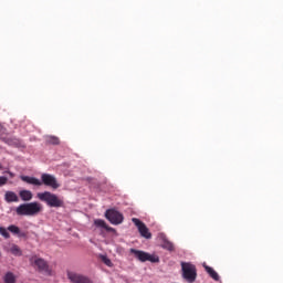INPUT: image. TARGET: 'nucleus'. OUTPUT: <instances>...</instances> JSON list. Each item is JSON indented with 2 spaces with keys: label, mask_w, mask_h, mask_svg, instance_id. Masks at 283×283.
Masks as SVG:
<instances>
[{
  "label": "nucleus",
  "mask_w": 283,
  "mask_h": 283,
  "mask_svg": "<svg viewBox=\"0 0 283 283\" xmlns=\"http://www.w3.org/2000/svg\"><path fill=\"white\" fill-rule=\"evenodd\" d=\"M20 178L22 182H27V185H33L34 187H42V185L45 187H51V189H59V187H61V184H59L56 177L50 174H42L41 180L30 176H21Z\"/></svg>",
  "instance_id": "1"
},
{
  "label": "nucleus",
  "mask_w": 283,
  "mask_h": 283,
  "mask_svg": "<svg viewBox=\"0 0 283 283\" xmlns=\"http://www.w3.org/2000/svg\"><path fill=\"white\" fill-rule=\"evenodd\" d=\"M43 211V206L38 201L22 203L15 208L17 216H27L29 218H34Z\"/></svg>",
  "instance_id": "2"
},
{
  "label": "nucleus",
  "mask_w": 283,
  "mask_h": 283,
  "mask_svg": "<svg viewBox=\"0 0 283 283\" xmlns=\"http://www.w3.org/2000/svg\"><path fill=\"white\" fill-rule=\"evenodd\" d=\"M36 198L40 199L41 202H45L48 207L54 209H60V207H63V205H65L63 199L59 198V196L50 191L38 192Z\"/></svg>",
  "instance_id": "3"
},
{
  "label": "nucleus",
  "mask_w": 283,
  "mask_h": 283,
  "mask_svg": "<svg viewBox=\"0 0 283 283\" xmlns=\"http://www.w3.org/2000/svg\"><path fill=\"white\" fill-rule=\"evenodd\" d=\"M182 277L186 282L193 283L198 277V270L192 263L181 262Z\"/></svg>",
  "instance_id": "4"
},
{
  "label": "nucleus",
  "mask_w": 283,
  "mask_h": 283,
  "mask_svg": "<svg viewBox=\"0 0 283 283\" xmlns=\"http://www.w3.org/2000/svg\"><path fill=\"white\" fill-rule=\"evenodd\" d=\"M130 253H133L135 255V258H137V260H139V262H153V264L160 262V258H158V255L149 254L145 251L130 249Z\"/></svg>",
  "instance_id": "5"
},
{
  "label": "nucleus",
  "mask_w": 283,
  "mask_h": 283,
  "mask_svg": "<svg viewBox=\"0 0 283 283\" xmlns=\"http://www.w3.org/2000/svg\"><path fill=\"white\" fill-rule=\"evenodd\" d=\"M105 218L111 222V224H123V220H125L123 213L114 209L106 210Z\"/></svg>",
  "instance_id": "6"
},
{
  "label": "nucleus",
  "mask_w": 283,
  "mask_h": 283,
  "mask_svg": "<svg viewBox=\"0 0 283 283\" xmlns=\"http://www.w3.org/2000/svg\"><path fill=\"white\" fill-rule=\"evenodd\" d=\"M132 222L137 227L142 238H145L146 240H151V232H149V228L140 221L138 218H133Z\"/></svg>",
  "instance_id": "7"
},
{
  "label": "nucleus",
  "mask_w": 283,
  "mask_h": 283,
  "mask_svg": "<svg viewBox=\"0 0 283 283\" xmlns=\"http://www.w3.org/2000/svg\"><path fill=\"white\" fill-rule=\"evenodd\" d=\"M66 275L71 283H94L92 279L81 273L69 271Z\"/></svg>",
  "instance_id": "8"
},
{
  "label": "nucleus",
  "mask_w": 283,
  "mask_h": 283,
  "mask_svg": "<svg viewBox=\"0 0 283 283\" xmlns=\"http://www.w3.org/2000/svg\"><path fill=\"white\" fill-rule=\"evenodd\" d=\"M31 264H34V266L38 268V271L41 273H50V265H48V262L41 258L32 256L30 259Z\"/></svg>",
  "instance_id": "9"
},
{
  "label": "nucleus",
  "mask_w": 283,
  "mask_h": 283,
  "mask_svg": "<svg viewBox=\"0 0 283 283\" xmlns=\"http://www.w3.org/2000/svg\"><path fill=\"white\" fill-rule=\"evenodd\" d=\"M7 230L10 231V233H12L13 235H18L19 238H28V232L21 231V228L14 224L9 226Z\"/></svg>",
  "instance_id": "10"
},
{
  "label": "nucleus",
  "mask_w": 283,
  "mask_h": 283,
  "mask_svg": "<svg viewBox=\"0 0 283 283\" xmlns=\"http://www.w3.org/2000/svg\"><path fill=\"white\" fill-rule=\"evenodd\" d=\"M4 200L8 203L11 202H19V196L14 191H6L4 193Z\"/></svg>",
  "instance_id": "11"
},
{
  "label": "nucleus",
  "mask_w": 283,
  "mask_h": 283,
  "mask_svg": "<svg viewBox=\"0 0 283 283\" xmlns=\"http://www.w3.org/2000/svg\"><path fill=\"white\" fill-rule=\"evenodd\" d=\"M94 224H95V227H99L101 229H105L106 231H108L111 233L115 231L114 228L107 226V223L103 219L95 220Z\"/></svg>",
  "instance_id": "12"
},
{
  "label": "nucleus",
  "mask_w": 283,
  "mask_h": 283,
  "mask_svg": "<svg viewBox=\"0 0 283 283\" xmlns=\"http://www.w3.org/2000/svg\"><path fill=\"white\" fill-rule=\"evenodd\" d=\"M205 270H206V273H208V275H210V277L214 280V282H220V275L218 274V272H216V270H213V268L209 265H205Z\"/></svg>",
  "instance_id": "13"
},
{
  "label": "nucleus",
  "mask_w": 283,
  "mask_h": 283,
  "mask_svg": "<svg viewBox=\"0 0 283 283\" xmlns=\"http://www.w3.org/2000/svg\"><path fill=\"white\" fill-rule=\"evenodd\" d=\"M19 196L23 202H30V200L33 198L32 191L30 190H21Z\"/></svg>",
  "instance_id": "14"
},
{
  "label": "nucleus",
  "mask_w": 283,
  "mask_h": 283,
  "mask_svg": "<svg viewBox=\"0 0 283 283\" xmlns=\"http://www.w3.org/2000/svg\"><path fill=\"white\" fill-rule=\"evenodd\" d=\"M161 248L170 252L176 251V247L174 245V242L169 241L168 239H163Z\"/></svg>",
  "instance_id": "15"
},
{
  "label": "nucleus",
  "mask_w": 283,
  "mask_h": 283,
  "mask_svg": "<svg viewBox=\"0 0 283 283\" xmlns=\"http://www.w3.org/2000/svg\"><path fill=\"white\" fill-rule=\"evenodd\" d=\"M45 143L46 145H60L61 139H59L56 136L49 135L45 137Z\"/></svg>",
  "instance_id": "16"
},
{
  "label": "nucleus",
  "mask_w": 283,
  "mask_h": 283,
  "mask_svg": "<svg viewBox=\"0 0 283 283\" xmlns=\"http://www.w3.org/2000/svg\"><path fill=\"white\" fill-rule=\"evenodd\" d=\"M4 283H17V276L12 272H7L3 276Z\"/></svg>",
  "instance_id": "17"
},
{
  "label": "nucleus",
  "mask_w": 283,
  "mask_h": 283,
  "mask_svg": "<svg viewBox=\"0 0 283 283\" xmlns=\"http://www.w3.org/2000/svg\"><path fill=\"white\" fill-rule=\"evenodd\" d=\"M10 252L12 253V255H22L21 248H19V245L17 244H13L11 247Z\"/></svg>",
  "instance_id": "18"
},
{
  "label": "nucleus",
  "mask_w": 283,
  "mask_h": 283,
  "mask_svg": "<svg viewBox=\"0 0 283 283\" xmlns=\"http://www.w3.org/2000/svg\"><path fill=\"white\" fill-rule=\"evenodd\" d=\"M0 235H2V238H6V240H9L10 232H8V229H6L4 227H0Z\"/></svg>",
  "instance_id": "19"
},
{
  "label": "nucleus",
  "mask_w": 283,
  "mask_h": 283,
  "mask_svg": "<svg viewBox=\"0 0 283 283\" xmlns=\"http://www.w3.org/2000/svg\"><path fill=\"white\" fill-rule=\"evenodd\" d=\"M8 185V177L0 176V187Z\"/></svg>",
  "instance_id": "20"
},
{
  "label": "nucleus",
  "mask_w": 283,
  "mask_h": 283,
  "mask_svg": "<svg viewBox=\"0 0 283 283\" xmlns=\"http://www.w3.org/2000/svg\"><path fill=\"white\" fill-rule=\"evenodd\" d=\"M102 261L106 266H112V260H109L107 256H102Z\"/></svg>",
  "instance_id": "21"
},
{
  "label": "nucleus",
  "mask_w": 283,
  "mask_h": 283,
  "mask_svg": "<svg viewBox=\"0 0 283 283\" xmlns=\"http://www.w3.org/2000/svg\"><path fill=\"white\" fill-rule=\"evenodd\" d=\"M7 174H9L10 178H14V175L12 171H7Z\"/></svg>",
  "instance_id": "22"
},
{
  "label": "nucleus",
  "mask_w": 283,
  "mask_h": 283,
  "mask_svg": "<svg viewBox=\"0 0 283 283\" xmlns=\"http://www.w3.org/2000/svg\"><path fill=\"white\" fill-rule=\"evenodd\" d=\"M0 169H3V166L0 164Z\"/></svg>",
  "instance_id": "23"
},
{
  "label": "nucleus",
  "mask_w": 283,
  "mask_h": 283,
  "mask_svg": "<svg viewBox=\"0 0 283 283\" xmlns=\"http://www.w3.org/2000/svg\"><path fill=\"white\" fill-rule=\"evenodd\" d=\"M1 134H3V130H0V136H1Z\"/></svg>",
  "instance_id": "24"
}]
</instances>
